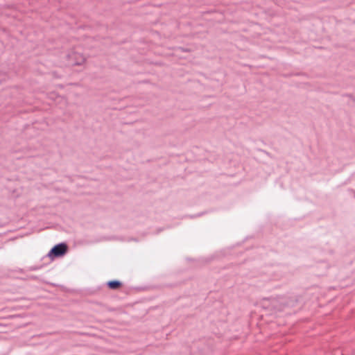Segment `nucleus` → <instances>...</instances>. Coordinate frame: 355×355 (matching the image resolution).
Wrapping results in <instances>:
<instances>
[{
  "label": "nucleus",
  "mask_w": 355,
  "mask_h": 355,
  "mask_svg": "<svg viewBox=\"0 0 355 355\" xmlns=\"http://www.w3.org/2000/svg\"><path fill=\"white\" fill-rule=\"evenodd\" d=\"M67 250V245L64 243H60L55 245L49 252V257H58L64 255Z\"/></svg>",
  "instance_id": "nucleus-1"
},
{
  "label": "nucleus",
  "mask_w": 355,
  "mask_h": 355,
  "mask_svg": "<svg viewBox=\"0 0 355 355\" xmlns=\"http://www.w3.org/2000/svg\"><path fill=\"white\" fill-rule=\"evenodd\" d=\"M69 62L72 65H80L85 62V57L79 53L73 52L69 55Z\"/></svg>",
  "instance_id": "nucleus-2"
},
{
  "label": "nucleus",
  "mask_w": 355,
  "mask_h": 355,
  "mask_svg": "<svg viewBox=\"0 0 355 355\" xmlns=\"http://www.w3.org/2000/svg\"><path fill=\"white\" fill-rule=\"evenodd\" d=\"M107 285L110 288L116 289L121 285V282L119 281H110L107 283Z\"/></svg>",
  "instance_id": "nucleus-3"
}]
</instances>
